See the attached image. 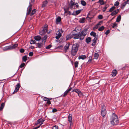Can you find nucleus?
I'll use <instances>...</instances> for the list:
<instances>
[{
    "label": "nucleus",
    "mask_w": 129,
    "mask_h": 129,
    "mask_svg": "<svg viewBox=\"0 0 129 129\" xmlns=\"http://www.w3.org/2000/svg\"><path fill=\"white\" fill-rule=\"evenodd\" d=\"M84 33H80L78 35H76L70 34L66 36V40H68L71 39L72 38H74V39H79L80 40H82L84 38V36L83 34Z\"/></svg>",
    "instance_id": "1"
},
{
    "label": "nucleus",
    "mask_w": 129,
    "mask_h": 129,
    "mask_svg": "<svg viewBox=\"0 0 129 129\" xmlns=\"http://www.w3.org/2000/svg\"><path fill=\"white\" fill-rule=\"evenodd\" d=\"M110 120L111 123L113 125L117 124L119 123L118 117L114 113H113L110 117Z\"/></svg>",
    "instance_id": "2"
},
{
    "label": "nucleus",
    "mask_w": 129,
    "mask_h": 129,
    "mask_svg": "<svg viewBox=\"0 0 129 129\" xmlns=\"http://www.w3.org/2000/svg\"><path fill=\"white\" fill-rule=\"evenodd\" d=\"M78 45L77 44L73 45L71 50V54L73 56L76 55L78 50Z\"/></svg>",
    "instance_id": "3"
},
{
    "label": "nucleus",
    "mask_w": 129,
    "mask_h": 129,
    "mask_svg": "<svg viewBox=\"0 0 129 129\" xmlns=\"http://www.w3.org/2000/svg\"><path fill=\"white\" fill-rule=\"evenodd\" d=\"M106 113V107L105 105H103L102 108L101 115L103 117H104L105 116Z\"/></svg>",
    "instance_id": "4"
},
{
    "label": "nucleus",
    "mask_w": 129,
    "mask_h": 129,
    "mask_svg": "<svg viewBox=\"0 0 129 129\" xmlns=\"http://www.w3.org/2000/svg\"><path fill=\"white\" fill-rule=\"evenodd\" d=\"M68 121L70 123V128H71V126L73 124V122L72 121V115L69 114L68 116Z\"/></svg>",
    "instance_id": "5"
},
{
    "label": "nucleus",
    "mask_w": 129,
    "mask_h": 129,
    "mask_svg": "<svg viewBox=\"0 0 129 129\" xmlns=\"http://www.w3.org/2000/svg\"><path fill=\"white\" fill-rule=\"evenodd\" d=\"M37 47L39 48H41L45 46V42L41 40L40 42L37 43Z\"/></svg>",
    "instance_id": "6"
},
{
    "label": "nucleus",
    "mask_w": 129,
    "mask_h": 129,
    "mask_svg": "<svg viewBox=\"0 0 129 129\" xmlns=\"http://www.w3.org/2000/svg\"><path fill=\"white\" fill-rule=\"evenodd\" d=\"M75 92L78 94V95L79 97H80L81 95H83V94L81 91L80 90L77 89H74L72 92Z\"/></svg>",
    "instance_id": "7"
},
{
    "label": "nucleus",
    "mask_w": 129,
    "mask_h": 129,
    "mask_svg": "<svg viewBox=\"0 0 129 129\" xmlns=\"http://www.w3.org/2000/svg\"><path fill=\"white\" fill-rule=\"evenodd\" d=\"M72 88L70 87L69 89H67L61 95V96L64 97L66 96L68 94V93L71 90Z\"/></svg>",
    "instance_id": "8"
},
{
    "label": "nucleus",
    "mask_w": 129,
    "mask_h": 129,
    "mask_svg": "<svg viewBox=\"0 0 129 129\" xmlns=\"http://www.w3.org/2000/svg\"><path fill=\"white\" fill-rule=\"evenodd\" d=\"M20 86V83H18L17 84L16 86H15V89L14 91L13 92V93H14V92H17L18 91Z\"/></svg>",
    "instance_id": "9"
},
{
    "label": "nucleus",
    "mask_w": 129,
    "mask_h": 129,
    "mask_svg": "<svg viewBox=\"0 0 129 129\" xmlns=\"http://www.w3.org/2000/svg\"><path fill=\"white\" fill-rule=\"evenodd\" d=\"M44 121V120H43L42 118H40L37 121V124H38L41 123L39 125L41 126L43 124Z\"/></svg>",
    "instance_id": "10"
},
{
    "label": "nucleus",
    "mask_w": 129,
    "mask_h": 129,
    "mask_svg": "<svg viewBox=\"0 0 129 129\" xmlns=\"http://www.w3.org/2000/svg\"><path fill=\"white\" fill-rule=\"evenodd\" d=\"M31 6L32 5L31 4H30L28 7L27 9V12L26 13V15H28L30 14V12H31Z\"/></svg>",
    "instance_id": "11"
},
{
    "label": "nucleus",
    "mask_w": 129,
    "mask_h": 129,
    "mask_svg": "<svg viewBox=\"0 0 129 129\" xmlns=\"http://www.w3.org/2000/svg\"><path fill=\"white\" fill-rule=\"evenodd\" d=\"M75 4V0H71L70 3V8L71 9V8H73V7L74 6Z\"/></svg>",
    "instance_id": "12"
},
{
    "label": "nucleus",
    "mask_w": 129,
    "mask_h": 129,
    "mask_svg": "<svg viewBox=\"0 0 129 129\" xmlns=\"http://www.w3.org/2000/svg\"><path fill=\"white\" fill-rule=\"evenodd\" d=\"M97 39V38L96 37H94V39L93 40V43L91 44L92 46H95L96 43V41Z\"/></svg>",
    "instance_id": "13"
},
{
    "label": "nucleus",
    "mask_w": 129,
    "mask_h": 129,
    "mask_svg": "<svg viewBox=\"0 0 129 129\" xmlns=\"http://www.w3.org/2000/svg\"><path fill=\"white\" fill-rule=\"evenodd\" d=\"M48 26L45 25L44 27L43 28L42 30L43 32H48L47 30Z\"/></svg>",
    "instance_id": "14"
},
{
    "label": "nucleus",
    "mask_w": 129,
    "mask_h": 129,
    "mask_svg": "<svg viewBox=\"0 0 129 129\" xmlns=\"http://www.w3.org/2000/svg\"><path fill=\"white\" fill-rule=\"evenodd\" d=\"M117 73V71L115 70H113L112 72V76L113 77L115 76Z\"/></svg>",
    "instance_id": "15"
},
{
    "label": "nucleus",
    "mask_w": 129,
    "mask_h": 129,
    "mask_svg": "<svg viewBox=\"0 0 129 129\" xmlns=\"http://www.w3.org/2000/svg\"><path fill=\"white\" fill-rule=\"evenodd\" d=\"M119 11V10L117 9L116 10H115L113 11L111 13V15L112 16H113L116 15V14H117Z\"/></svg>",
    "instance_id": "16"
},
{
    "label": "nucleus",
    "mask_w": 129,
    "mask_h": 129,
    "mask_svg": "<svg viewBox=\"0 0 129 129\" xmlns=\"http://www.w3.org/2000/svg\"><path fill=\"white\" fill-rule=\"evenodd\" d=\"M58 33L57 34V33H56V36L55 37V38L57 39H58L62 35L61 33Z\"/></svg>",
    "instance_id": "17"
},
{
    "label": "nucleus",
    "mask_w": 129,
    "mask_h": 129,
    "mask_svg": "<svg viewBox=\"0 0 129 129\" xmlns=\"http://www.w3.org/2000/svg\"><path fill=\"white\" fill-rule=\"evenodd\" d=\"M11 45L5 47L3 48V50L4 51H7L9 50H11Z\"/></svg>",
    "instance_id": "18"
},
{
    "label": "nucleus",
    "mask_w": 129,
    "mask_h": 129,
    "mask_svg": "<svg viewBox=\"0 0 129 129\" xmlns=\"http://www.w3.org/2000/svg\"><path fill=\"white\" fill-rule=\"evenodd\" d=\"M61 18L59 16L56 19V24H58L59 22L61 21Z\"/></svg>",
    "instance_id": "19"
},
{
    "label": "nucleus",
    "mask_w": 129,
    "mask_h": 129,
    "mask_svg": "<svg viewBox=\"0 0 129 129\" xmlns=\"http://www.w3.org/2000/svg\"><path fill=\"white\" fill-rule=\"evenodd\" d=\"M34 38L35 40L37 41H39L41 39V37L39 36H35Z\"/></svg>",
    "instance_id": "20"
},
{
    "label": "nucleus",
    "mask_w": 129,
    "mask_h": 129,
    "mask_svg": "<svg viewBox=\"0 0 129 129\" xmlns=\"http://www.w3.org/2000/svg\"><path fill=\"white\" fill-rule=\"evenodd\" d=\"M85 18L83 17L80 19L79 21V22L80 23H83L85 22Z\"/></svg>",
    "instance_id": "21"
},
{
    "label": "nucleus",
    "mask_w": 129,
    "mask_h": 129,
    "mask_svg": "<svg viewBox=\"0 0 129 129\" xmlns=\"http://www.w3.org/2000/svg\"><path fill=\"white\" fill-rule=\"evenodd\" d=\"M129 2V0H127V1L123 3L122 6L121 7V8L123 9L126 4L128 3V2Z\"/></svg>",
    "instance_id": "22"
},
{
    "label": "nucleus",
    "mask_w": 129,
    "mask_h": 129,
    "mask_svg": "<svg viewBox=\"0 0 129 129\" xmlns=\"http://www.w3.org/2000/svg\"><path fill=\"white\" fill-rule=\"evenodd\" d=\"M91 38L90 37H88L86 38V42L88 44L91 42Z\"/></svg>",
    "instance_id": "23"
},
{
    "label": "nucleus",
    "mask_w": 129,
    "mask_h": 129,
    "mask_svg": "<svg viewBox=\"0 0 129 129\" xmlns=\"http://www.w3.org/2000/svg\"><path fill=\"white\" fill-rule=\"evenodd\" d=\"M86 58V56L85 55H82L81 56H80L78 57V59H82L83 60Z\"/></svg>",
    "instance_id": "24"
},
{
    "label": "nucleus",
    "mask_w": 129,
    "mask_h": 129,
    "mask_svg": "<svg viewBox=\"0 0 129 129\" xmlns=\"http://www.w3.org/2000/svg\"><path fill=\"white\" fill-rule=\"evenodd\" d=\"M18 44H15L13 45L12 46H11V50L15 49V48L18 46Z\"/></svg>",
    "instance_id": "25"
},
{
    "label": "nucleus",
    "mask_w": 129,
    "mask_h": 129,
    "mask_svg": "<svg viewBox=\"0 0 129 129\" xmlns=\"http://www.w3.org/2000/svg\"><path fill=\"white\" fill-rule=\"evenodd\" d=\"M79 6L78 4L77 3L75 4L74 6L73 7V8H71V9H76L78 8Z\"/></svg>",
    "instance_id": "26"
},
{
    "label": "nucleus",
    "mask_w": 129,
    "mask_h": 129,
    "mask_svg": "<svg viewBox=\"0 0 129 129\" xmlns=\"http://www.w3.org/2000/svg\"><path fill=\"white\" fill-rule=\"evenodd\" d=\"M48 3V2L47 1H46L45 2H43V3L42 7H45L47 4Z\"/></svg>",
    "instance_id": "27"
},
{
    "label": "nucleus",
    "mask_w": 129,
    "mask_h": 129,
    "mask_svg": "<svg viewBox=\"0 0 129 129\" xmlns=\"http://www.w3.org/2000/svg\"><path fill=\"white\" fill-rule=\"evenodd\" d=\"M47 36H45L44 37L41 39V40L45 42L46 40L47 39Z\"/></svg>",
    "instance_id": "28"
},
{
    "label": "nucleus",
    "mask_w": 129,
    "mask_h": 129,
    "mask_svg": "<svg viewBox=\"0 0 129 129\" xmlns=\"http://www.w3.org/2000/svg\"><path fill=\"white\" fill-rule=\"evenodd\" d=\"M5 105V103H3L1 104V106L0 107V111H2V110L4 107Z\"/></svg>",
    "instance_id": "29"
},
{
    "label": "nucleus",
    "mask_w": 129,
    "mask_h": 129,
    "mask_svg": "<svg viewBox=\"0 0 129 129\" xmlns=\"http://www.w3.org/2000/svg\"><path fill=\"white\" fill-rule=\"evenodd\" d=\"M70 44H67L64 47V50L67 51L69 48V47Z\"/></svg>",
    "instance_id": "30"
},
{
    "label": "nucleus",
    "mask_w": 129,
    "mask_h": 129,
    "mask_svg": "<svg viewBox=\"0 0 129 129\" xmlns=\"http://www.w3.org/2000/svg\"><path fill=\"white\" fill-rule=\"evenodd\" d=\"M121 17L120 15L118 16L116 19V21L118 22H119L121 20Z\"/></svg>",
    "instance_id": "31"
},
{
    "label": "nucleus",
    "mask_w": 129,
    "mask_h": 129,
    "mask_svg": "<svg viewBox=\"0 0 129 129\" xmlns=\"http://www.w3.org/2000/svg\"><path fill=\"white\" fill-rule=\"evenodd\" d=\"M99 56V54L98 53H95L94 54V58L96 59H97L98 58Z\"/></svg>",
    "instance_id": "32"
},
{
    "label": "nucleus",
    "mask_w": 129,
    "mask_h": 129,
    "mask_svg": "<svg viewBox=\"0 0 129 129\" xmlns=\"http://www.w3.org/2000/svg\"><path fill=\"white\" fill-rule=\"evenodd\" d=\"M36 10L35 9H34L33 10L31 14H30V16H32L35 14L36 12Z\"/></svg>",
    "instance_id": "33"
},
{
    "label": "nucleus",
    "mask_w": 129,
    "mask_h": 129,
    "mask_svg": "<svg viewBox=\"0 0 129 129\" xmlns=\"http://www.w3.org/2000/svg\"><path fill=\"white\" fill-rule=\"evenodd\" d=\"M22 60L24 62H25L27 60V58L26 56L25 55L23 57Z\"/></svg>",
    "instance_id": "34"
},
{
    "label": "nucleus",
    "mask_w": 129,
    "mask_h": 129,
    "mask_svg": "<svg viewBox=\"0 0 129 129\" xmlns=\"http://www.w3.org/2000/svg\"><path fill=\"white\" fill-rule=\"evenodd\" d=\"M105 28L104 26H102L101 27L99 28L98 29V30L99 31H101L103 30Z\"/></svg>",
    "instance_id": "35"
},
{
    "label": "nucleus",
    "mask_w": 129,
    "mask_h": 129,
    "mask_svg": "<svg viewBox=\"0 0 129 129\" xmlns=\"http://www.w3.org/2000/svg\"><path fill=\"white\" fill-rule=\"evenodd\" d=\"M116 7L114 6H113L110 9L109 12H112L114 9H115Z\"/></svg>",
    "instance_id": "36"
},
{
    "label": "nucleus",
    "mask_w": 129,
    "mask_h": 129,
    "mask_svg": "<svg viewBox=\"0 0 129 129\" xmlns=\"http://www.w3.org/2000/svg\"><path fill=\"white\" fill-rule=\"evenodd\" d=\"M79 62L77 61H75L74 63V66L75 68H77L78 67V65Z\"/></svg>",
    "instance_id": "37"
},
{
    "label": "nucleus",
    "mask_w": 129,
    "mask_h": 129,
    "mask_svg": "<svg viewBox=\"0 0 129 129\" xmlns=\"http://www.w3.org/2000/svg\"><path fill=\"white\" fill-rule=\"evenodd\" d=\"M109 5H106L104 7L103 9V12H105L106 9L109 6Z\"/></svg>",
    "instance_id": "38"
},
{
    "label": "nucleus",
    "mask_w": 129,
    "mask_h": 129,
    "mask_svg": "<svg viewBox=\"0 0 129 129\" xmlns=\"http://www.w3.org/2000/svg\"><path fill=\"white\" fill-rule=\"evenodd\" d=\"M81 4L83 6H85L86 4V2L84 1H81Z\"/></svg>",
    "instance_id": "39"
},
{
    "label": "nucleus",
    "mask_w": 129,
    "mask_h": 129,
    "mask_svg": "<svg viewBox=\"0 0 129 129\" xmlns=\"http://www.w3.org/2000/svg\"><path fill=\"white\" fill-rule=\"evenodd\" d=\"M82 10H79L76 11V15H77L79 14L81 12Z\"/></svg>",
    "instance_id": "40"
},
{
    "label": "nucleus",
    "mask_w": 129,
    "mask_h": 129,
    "mask_svg": "<svg viewBox=\"0 0 129 129\" xmlns=\"http://www.w3.org/2000/svg\"><path fill=\"white\" fill-rule=\"evenodd\" d=\"M119 3L118 1H116L115 2L114 6H118L119 4Z\"/></svg>",
    "instance_id": "41"
},
{
    "label": "nucleus",
    "mask_w": 129,
    "mask_h": 129,
    "mask_svg": "<svg viewBox=\"0 0 129 129\" xmlns=\"http://www.w3.org/2000/svg\"><path fill=\"white\" fill-rule=\"evenodd\" d=\"M36 43V42L35 40H31L30 41V43L31 44H34Z\"/></svg>",
    "instance_id": "42"
},
{
    "label": "nucleus",
    "mask_w": 129,
    "mask_h": 129,
    "mask_svg": "<svg viewBox=\"0 0 129 129\" xmlns=\"http://www.w3.org/2000/svg\"><path fill=\"white\" fill-rule=\"evenodd\" d=\"M99 2L100 3V4L101 5H103L104 4V2L103 0H99Z\"/></svg>",
    "instance_id": "43"
},
{
    "label": "nucleus",
    "mask_w": 129,
    "mask_h": 129,
    "mask_svg": "<svg viewBox=\"0 0 129 129\" xmlns=\"http://www.w3.org/2000/svg\"><path fill=\"white\" fill-rule=\"evenodd\" d=\"M43 97V100L45 101H47L48 100H49V99L45 97L42 96Z\"/></svg>",
    "instance_id": "44"
},
{
    "label": "nucleus",
    "mask_w": 129,
    "mask_h": 129,
    "mask_svg": "<svg viewBox=\"0 0 129 129\" xmlns=\"http://www.w3.org/2000/svg\"><path fill=\"white\" fill-rule=\"evenodd\" d=\"M89 60L87 62V63H89L91 62V61L92 60V57L91 56H90L89 57Z\"/></svg>",
    "instance_id": "45"
},
{
    "label": "nucleus",
    "mask_w": 129,
    "mask_h": 129,
    "mask_svg": "<svg viewBox=\"0 0 129 129\" xmlns=\"http://www.w3.org/2000/svg\"><path fill=\"white\" fill-rule=\"evenodd\" d=\"M96 33H90V35L91 36H93L94 37H96Z\"/></svg>",
    "instance_id": "46"
},
{
    "label": "nucleus",
    "mask_w": 129,
    "mask_h": 129,
    "mask_svg": "<svg viewBox=\"0 0 129 129\" xmlns=\"http://www.w3.org/2000/svg\"><path fill=\"white\" fill-rule=\"evenodd\" d=\"M52 47V46L50 45H49L46 47V48L47 49H49L50 48Z\"/></svg>",
    "instance_id": "47"
},
{
    "label": "nucleus",
    "mask_w": 129,
    "mask_h": 129,
    "mask_svg": "<svg viewBox=\"0 0 129 129\" xmlns=\"http://www.w3.org/2000/svg\"><path fill=\"white\" fill-rule=\"evenodd\" d=\"M52 129H58V126L57 125H55L53 127Z\"/></svg>",
    "instance_id": "48"
},
{
    "label": "nucleus",
    "mask_w": 129,
    "mask_h": 129,
    "mask_svg": "<svg viewBox=\"0 0 129 129\" xmlns=\"http://www.w3.org/2000/svg\"><path fill=\"white\" fill-rule=\"evenodd\" d=\"M25 65V64L24 63H22L19 66L20 67V68H22Z\"/></svg>",
    "instance_id": "49"
},
{
    "label": "nucleus",
    "mask_w": 129,
    "mask_h": 129,
    "mask_svg": "<svg viewBox=\"0 0 129 129\" xmlns=\"http://www.w3.org/2000/svg\"><path fill=\"white\" fill-rule=\"evenodd\" d=\"M24 51V50L23 49H21L20 50V52L21 53H23Z\"/></svg>",
    "instance_id": "50"
},
{
    "label": "nucleus",
    "mask_w": 129,
    "mask_h": 129,
    "mask_svg": "<svg viewBox=\"0 0 129 129\" xmlns=\"http://www.w3.org/2000/svg\"><path fill=\"white\" fill-rule=\"evenodd\" d=\"M98 18L100 19H102L103 18V16L101 15H99L98 17Z\"/></svg>",
    "instance_id": "51"
},
{
    "label": "nucleus",
    "mask_w": 129,
    "mask_h": 129,
    "mask_svg": "<svg viewBox=\"0 0 129 129\" xmlns=\"http://www.w3.org/2000/svg\"><path fill=\"white\" fill-rule=\"evenodd\" d=\"M64 11L65 13H68L69 11H68V9H66L65 8H64Z\"/></svg>",
    "instance_id": "52"
},
{
    "label": "nucleus",
    "mask_w": 129,
    "mask_h": 129,
    "mask_svg": "<svg viewBox=\"0 0 129 129\" xmlns=\"http://www.w3.org/2000/svg\"><path fill=\"white\" fill-rule=\"evenodd\" d=\"M33 52H30L29 53V56H31L33 55Z\"/></svg>",
    "instance_id": "53"
},
{
    "label": "nucleus",
    "mask_w": 129,
    "mask_h": 129,
    "mask_svg": "<svg viewBox=\"0 0 129 129\" xmlns=\"http://www.w3.org/2000/svg\"><path fill=\"white\" fill-rule=\"evenodd\" d=\"M117 25L116 23H114L113 24L112 27L113 28H114L115 27H116L117 26Z\"/></svg>",
    "instance_id": "54"
},
{
    "label": "nucleus",
    "mask_w": 129,
    "mask_h": 129,
    "mask_svg": "<svg viewBox=\"0 0 129 129\" xmlns=\"http://www.w3.org/2000/svg\"><path fill=\"white\" fill-rule=\"evenodd\" d=\"M57 110L55 108H54L53 109L52 112L53 113L56 112H57Z\"/></svg>",
    "instance_id": "55"
},
{
    "label": "nucleus",
    "mask_w": 129,
    "mask_h": 129,
    "mask_svg": "<svg viewBox=\"0 0 129 129\" xmlns=\"http://www.w3.org/2000/svg\"><path fill=\"white\" fill-rule=\"evenodd\" d=\"M99 26H98V25H97V24L96 25H95L94 27V29H96L98 27H99Z\"/></svg>",
    "instance_id": "56"
},
{
    "label": "nucleus",
    "mask_w": 129,
    "mask_h": 129,
    "mask_svg": "<svg viewBox=\"0 0 129 129\" xmlns=\"http://www.w3.org/2000/svg\"><path fill=\"white\" fill-rule=\"evenodd\" d=\"M78 27H76L75 29V30L77 32H78L80 33V30H78V31L76 30L77 29H78Z\"/></svg>",
    "instance_id": "57"
},
{
    "label": "nucleus",
    "mask_w": 129,
    "mask_h": 129,
    "mask_svg": "<svg viewBox=\"0 0 129 129\" xmlns=\"http://www.w3.org/2000/svg\"><path fill=\"white\" fill-rule=\"evenodd\" d=\"M102 21H101L100 22H99L97 24V25L98 26L100 25L101 24V23H102Z\"/></svg>",
    "instance_id": "58"
},
{
    "label": "nucleus",
    "mask_w": 129,
    "mask_h": 129,
    "mask_svg": "<svg viewBox=\"0 0 129 129\" xmlns=\"http://www.w3.org/2000/svg\"><path fill=\"white\" fill-rule=\"evenodd\" d=\"M49 100H48L47 101V103L49 105H50L51 104V102Z\"/></svg>",
    "instance_id": "59"
},
{
    "label": "nucleus",
    "mask_w": 129,
    "mask_h": 129,
    "mask_svg": "<svg viewBox=\"0 0 129 129\" xmlns=\"http://www.w3.org/2000/svg\"><path fill=\"white\" fill-rule=\"evenodd\" d=\"M61 32H63V31H62V30H61V29H59L58 31H57V32L58 31V32H61Z\"/></svg>",
    "instance_id": "60"
},
{
    "label": "nucleus",
    "mask_w": 129,
    "mask_h": 129,
    "mask_svg": "<svg viewBox=\"0 0 129 129\" xmlns=\"http://www.w3.org/2000/svg\"><path fill=\"white\" fill-rule=\"evenodd\" d=\"M40 125H39V126H38L37 127H34V129H37L38 128H39L40 127Z\"/></svg>",
    "instance_id": "61"
},
{
    "label": "nucleus",
    "mask_w": 129,
    "mask_h": 129,
    "mask_svg": "<svg viewBox=\"0 0 129 129\" xmlns=\"http://www.w3.org/2000/svg\"><path fill=\"white\" fill-rule=\"evenodd\" d=\"M40 125H39V126H38L37 127H34V129H37L38 128H39L40 127Z\"/></svg>",
    "instance_id": "62"
},
{
    "label": "nucleus",
    "mask_w": 129,
    "mask_h": 129,
    "mask_svg": "<svg viewBox=\"0 0 129 129\" xmlns=\"http://www.w3.org/2000/svg\"><path fill=\"white\" fill-rule=\"evenodd\" d=\"M109 30H107L105 32L106 33H108V32H109Z\"/></svg>",
    "instance_id": "63"
},
{
    "label": "nucleus",
    "mask_w": 129,
    "mask_h": 129,
    "mask_svg": "<svg viewBox=\"0 0 129 129\" xmlns=\"http://www.w3.org/2000/svg\"><path fill=\"white\" fill-rule=\"evenodd\" d=\"M35 1V0H31V2H33Z\"/></svg>",
    "instance_id": "64"
}]
</instances>
